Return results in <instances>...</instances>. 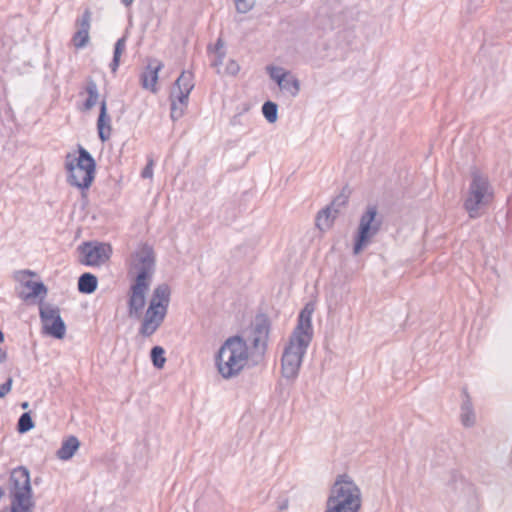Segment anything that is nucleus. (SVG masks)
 I'll list each match as a JSON object with an SVG mask.
<instances>
[{"label": "nucleus", "mask_w": 512, "mask_h": 512, "mask_svg": "<svg viewBox=\"0 0 512 512\" xmlns=\"http://www.w3.org/2000/svg\"><path fill=\"white\" fill-rule=\"evenodd\" d=\"M314 306L307 303L300 311L297 325L289 337L281 357V374L289 380L294 381L306 354L307 348L313 338L312 314Z\"/></svg>", "instance_id": "nucleus-1"}, {"label": "nucleus", "mask_w": 512, "mask_h": 512, "mask_svg": "<svg viewBox=\"0 0 512 512\" xmlns=\"http://www.w3.org/2000/svg\"><path fill=\"white\" fill-rule=\"evenodd\" d=\"M248 345L242 336L227 338L215 356L218 372L224 379L237 376L247 365Z\"/></svg>", "instance_id": "nucleus-2"}, {"label": "nucleus", "mask_w": 512, "mask_h": 512, "mask_svg": "<svg viewBox=\"0 0 512 512\" xmlns=\"http://www.w3.org/2000/svg\"><path fill=\"white\" fill-rule=\"evenodd\" d=\"M78 156L71 154L66 156L65 168L67 170V182L82 190L85 197L96 175V161L91 153L81 145L78 146Z\"/></svg>", "instance_id": "nucleus-3"}, {"label": "nucleus", "mask_w": 512, "mask_h": 512, "mask_svg": "<svg viewBox=\"0 0 512 512\" xmlns=\"http://www.w3.org/2000/svg\"><path fill=\"white\" fill-rule=\"evenodd\" d=\"M383 215L376 204H368L362 212L359 224L353 237V254L357 255L367 247L372 239L381 231Z\"/></svg>", "instance_id": "nucleus-4"}, {"label": "nucleus", "mask_w": 512, "mask_h": 512, "mask_svg": "<svg viewBox=\"0 0 512 512\" xmlns=\"http://www.w3.org/2000/svg\"><path fill=\"white\" fill-rule=\"evenodd\" d=\"M10 506L19 508L23 512H32L34 501L30 481V472L24 466L14 468L9 476Z\"/></svg>", "instance_id": "nucleus-5"}, {"label": "nucleus", "mask_w": 512, "mask_h": 512, "mask_svg": "<svg viewBox=\"0 0 512 512\" xmlns=\"http://www.w3.org/2000/svg\"><path fill=\"white\" fill-rule=\"evenodd\" d=\"M493 198L494 192L488 177L483 175L476 167H472L468 196L463 204L469 217H478L479 208L489 205Z\"/></svg>", "instance_id": "nucleus-6"}, {"label": "nucleus", "mask_w": 512, "mask_h": 512, "mask_svg": "<svg viewBox=\"0 0 512 512\" xmlns=\"http://www.w3.org/2000/svg\"><path fill=\"white\" fill-rule=\"evenodd\" d=\"M39 316L43 333L55 339H63L66 335V324L60 315V308L49 303H40Z\"/></svg>", "instance_id": "nucleus-7"}, {"label": "nucleus", "mask_w": 512, "mask_h": 512, "mask_svg": "<svg viewBox=\"0 0 512 512\" xmlns=\"http://www.w3.org/2000/svg\"><path fill=\"white\" fill-rule=\"evenodd\" d=\"M80 263L86 266H98L110 259L112 247L109 243L98 241L83 242L77 248Z\"/></svg>", "instance_id": "nucleus-8"}, {"label": "nucleus", "mask_w": 512, "mask_h": 512, "mask_svg": "<svg viewBox=\"0 0 512 512\" xmlns=\"http://www.w3.org/2000/svg\"><path fill=\"white\" fill-rule=\"evenodd\" d=\"M447 488L454 494L463 498L469 506V512H476L478 499L473 484L469 483L457 470H451L447 481Z\"/></svg>", "instance_id": "nucleus-9"}, {"label": "nucleus", "mask_w": 512, "mask_h": 512, "mask_svg": "<svg viewBox=\"0 0 512 512\" xmlns=\"http://www.w3.org/2000/svg\"><path fill=\"white\" fill-rule=\"evenodd\" d=\"M348 498H351L352 502L361 503L360 488L347 474L338 475L329 489L327 500L334 504V500L345 501Z\"/></svg>", "instance_id": "nucleus-10"}, {"label": "nucleus", "mask_w": 512, "mask_h": 512, "mask_svg": "<svg viewBox=\"0 0 512 512\" xmlns=\"http://www.w3.org/2000/svg\"><path fill=\"white\" fill-rule=\"evenodd\" d=\"M134 267L137 274L133 281L141 283H151V279L155 270V253L153 248L148 244H143L141 248L135 252Z\"/></svg>", "instance_id": "nucleus-11"}, {"label": "nucleus", "mask_w": 512, "mask_h": 512, "mask_svg": "<svg viewBox=\"0 0 512 512\" xmlns=\"http://www.w3.org/2000/svg\"><path fill=\"white\" fill-rule=\"evenodd\" d=\"M149 283H141L133 281L128 291V316L135 319H140L143 314V309L146 305V294L149 290Z\"/></svg>", "instance_id": "nucleus-12"}, {"label": "nucleus", "mask_w": 512, "mask_h": 512, "mask_svg": "<svg viewBox=\"0 0 512 512\" xmlns=\"http://www.w3.org/2000/svg\"><path fill=\"white\" fill-rule=\"evenodd\" d=\"M348 203V195L344 193L336 196L332 202L321 209L316 215V226L319 230L325 231L332 227L333 222L340 212V208Z\"/></svg>", "instance_id": "nucleus-13"}, {"label": "nucleus", "mask_w": 512, "mask_h": 512, "mask_svg": "<svg viewBox=\"0 0 512 512\" xmlns=\"http://www.w3.org/2000/svg\"><path fill=\"white\" fill-rule=\"evenodd\" d=\"M167 313L148 304L146 311L142 314L138 335L144 338L151 337L163 324Z\"/></svg>", "instance_id": "nucleus-14"}, {"label": "nucleus", "mask_w": 512, "mask_h": 512, "mask_svg": "<svg viewBox=\"0 0 512 512\" xmlns=\"http://www.w3.org/2000/svg\"><path fill=\"white\" fill-rule=\"evenodd\" d=\"M270 329L271 321L269 317L264 313L257 314L252 329V345L254 349L262 354L267 349Z\"/></svg>", "instance_id": "nucleus-15"}, {"label": "nucleus", "mask_w": 512, "mask_h": 512, "mask_svg": "<svg viewBox=\"0 0 512 512\" xmlns=\"http://www.w3.org/2000/svg\"><path fill=\"white\" fill-rule=\"evenodd\" d=\"M190 93L191 91L178 89L174 87L171 88L169 100L170 117L172 121L175 122L184 115L185 110L188 107Z\"/></svg>", "instance_id": "nucleus-16"}, {"label": "nucleus", "mask_w": 512, "mask_h": 512, "mask_svg": "<svg viewBox=\"0 0 512 512\" xmlns=\"http://www.w3.org/2000/svg\"><path fill=\"white\" fill-rule=\"evenodd\" d=\"M91 15V11L87 8L84 10L83 14L76 19L78 30L74 33L72 42L77 49L84 48L89 41Z\"/></svg>", "instance_id": "nucleus-17"}, {"label": "nucleus", "mask_w": 512, "mask_h": 512, "mask_svg": "<svg viewBox=\"0 0 512 512\" xmlns=\"http://www.w3.org/2000/svg\"><path fill=\"white\" fill-rule=\"evenodd\" d=\"M36 274L30 270H21L18 271L15 275V278L22 282L23 285L30 289V292L24 296V299L29 298H40L41 300L47 294V287L42 281H32L30 279H26L28 276H35Z\"/></svg>", "instance_id": "nucleus-18"}, {"label": "nucleus", "mask_w": 512, "mask_h": 512, "mask_svg": "<svg viewBox=\"0 0 512 512\" xmlns=\"http://www.w3.org/2000/svg\"><path fill=\"white\" fill-rule=\"evenodd\" d=\"M163 68V63L157 59H151L148 65L140 75L141 85L144 89H148L155 93L157 91L156 84L158 81V73Z\"/></svg>", "instance_id": "nucleus-19"}, {"label": "nucleus", "mask_w": 512, "mask_h": 512, "mask_svg": "<svg viewBox=\"0 0 512 512\" xmlns=\"http://www.w3.org/2000/svg\"><path fill=\"white\" fill-rule=\"evenodd\" d=\"M98 137L102 142L109 140L112 132L111 117L108 114L105 98L100 102L99 115L97 119Z\"/></svg>", "instance_id": "nucleus-20"}, {"label": "nucleus", "mask_w": 512, "mask_h": 512, "mask_svg": "<svg viewBox=\"0 0 512 512\" xmlns=\"http://www.w3.org/2000/svg\"><path fill=\"white\" fill-rule=\"evenodd\" d=\"M171 289L168 284L162 283L157 285L152 293L149 304L155 308L167 313L170 303Z\"/></svg>", "instance_id": "nucleus-21"}, {"label": "nucleus", "mask_w": 512, "mask_h": 512, "mask_svg": "<svg viewBox=\"0 0 512 512\" xmlns=\"http://www.w3.org/2000/svg\"><path fill=\"white\" fill-rule=\"evenodd\" d=\"M463 402L461 405V422L465 427H471L475 424V414L473 404L466 388L462 389Z\"/></svg>", "instance_id": "nucleus-22"}, {"label": "nucleus", "mask_w": 512, "mask_h": 512, "mask_svg": "<svg viewBox=\"0 0 512 512\" xmlns=\"http://www.w3.org/2000/svg\"><path fill=\"white\" fill-rule=\"evenodd\" d=\"M79 447L80 441L76 436L71 435L62 442L61 447L56 452V456L60 460L67 461L74 456Z\"/></svg>", "instance_id": "nucleus-23"}, {"label": "nucleus", "mask_w": 512, "mask_h": 512, "mask_svg": "<svg viewBox=\"0 0 512 512\" xmlns=\"http://www.w3.org/2000/svg\"><path fill=\"white\" fill-rule=\"evenodd\" d=\"M361 508V503L352 502L351 498L345 501L334 500V504L326 500V509L324 512H358Z\"/></svg>", "instance_id": "nucleus-24"}, {"label": "nucleus", "mask_w": 512, "mask_h": 512, "mask_svg": "<svg viewBox=\"0 0 512 512\" xmlns=\"http://www.w3.org/2000/svg\"><path fill=\"white\" fill-rule=\"evenodd\" d=\"M98 286L97 277L90 273L85 272L78 278V291L82 294H92L96 291Z\"/></svg>", "instance_id": "nucleus-25"}, {"label": "nucleus", "mask_w": 512, "mask_h": 512, "mask_svg": "<svg viewBox=\"0 0 512 512\" xmlns=\"http://www.w3.org/2000/svg\"><path fill=\"white\" fill-rule=\"evenodd\" d=\"M85 91L88 97L83 103V110L89 111L96 105L99 98L97 84L91 77L86 81Z\"/></svg>", "instance_id": "nucleus-26"}, {"label": "nucleus", "mask_w": 512, "mask_h": 512, "mask_svg": "<svg viewBox=\"0 0 512 512\" xmlns=\"http://www.w3.org/2000/svg\"><path fill=\"white\" fill-rule=\"evenodd\" d=\"M172 87L192 91L194 88L192 72L183 70Z\"/></svg>", "instance_id": "nucleus-27"}, {"label": "nucleus", "mask_w": 512, "mask_h": 512, "mask_svg": "<svg viewBox=\"0 0 512 512\" xmlns=\"http://www.w3.org/2000/svg\"><path fill=\"white\" fill-rule=\"evenodd\" d=\"M281 90L289 92L292 96H296L300 90L299 80L288 72L284 78V82L278 85Z\"/></svg>", "instance_id": "nucleus-28"}, {"label": "nucleus", "mask_w": 512, "mask_h": 512, "mask_svg": "<svg viewBox=\"0 0 512 512\" xmlns=\"http://www.w3.org/2000/svg\"><path fill=\"white\" fill-rule=\"evenodd\" d=\"M150 359L155 368H163L166 363L165 349L162 346H153L150 350Z\"/></svg>", "instance_id": "nucleus-29"}, {"label": "nucleus", "mask_w": 512, "mask_h": 512, "mask_svg": "<svg viewBox=\"0 0 512 512\" xmlns=\"http://www.w3.org/2000/svg\"><path fill=\"white\" fill-rule=\"evenodd\" d=\"M262 114L268 123H275L278 119V105L273 101H265L262 105Z\"/></svg>", "instance_id": "nucleus-30"}, {"label": "nucleus", "mask_w": 512, "mask_h": 512, "mask_svg": "<svg viewBox=\"0 0 512 512\" xmlns=\"http://www.w3.org/2000/svg\"><path fill=\"white\" fill-rule=\"evenodd\" d=\"M35 423L32 419L31 412H24L20 415L17 423V431L20 434H24L32 430Z\"/></svg>", "instance_id": "nucleus-31"}, {"label": "nucleus", "mask_w": 512, "mask_h": 512, "mask_svg": "<svg viewBox=\"0 0 512 512\" xmlns=\"http://www.w3.org/2000/svg\"><path fill=\"white\" fill-rule=\"evenodd\" d=\"M267 72L271 79H273L277 85H281L284 82V78L288 71H285L282 67L267 66Z\"/></svg>", "instance_id": "nucleus-32"}, {"label": "nucleus", "mask_w": 512, "mask_h": 512, "mask_svg": "<svg viewBox=\"0 0 512 512\" xmlns=\"http://www.w3.org/2000/svg\"><path fill=\"white\" fill-rule=\"evenodd\" d=\"M235 8L238 13L245 14L254 7V0H234Z\"/></svg>", "instance_id": "nucleus-33"}, {"label": "nucleus", "mask_w": 512, "mask_h": 512, "mask_svg": "<svg viewBox=\"0 0 512 512\" xmlns=\"http://www.w3.org/2000/svg\"><path fill=\"white\" fill-rule=\"evenodd\" d=\"M125 47H126V36H122L121 38H119L116 41V43L114 45L113 56L121 57L122 53L125 50Z\"/></svg>", "instance_id": "nucleus-34"}, {"label": "nucleus", "mask_w": 512, "mask_h": 512, "mask_svg": "<svg viewBox=\"0 0 512 512\" xmlns=\"http://www.w3.org/2000/svg\"><path fill=\"white\" fill-rule=\"evenodd\" d=\"M153 166H154V161H153L152 158H149L148 161H147L146 166L143 168V170L141 172V177L143 179L152 178V176H153Z\"/></svg>", "instance_id": "nucleus-35"}, {"label": "nucleus", "mask_w": 512, "mask_h": 512, "mask_svg": "<svg viewBox=\"0 0 512 512\" xmlns=\"http://www.w3.org/2000/svg\"><path fill=\"white\" fill-rule=\"evenodd\" d=\"M13 378L9 376L6 381L0 385V398H4L12 389Z\"/></svg>", "instance_id": "nucleus-36"}, {"label": "nucleus", "mask_w": 512, "mask_h": 512, "mask_svg": "<svg viewBox=\"0 0 512 512\" xmlns=\"http://www.w3.org/2000/svg\"><path fill=\"white\" fill-rule=\"evenodd\" d=\"M239 70H240V66L235 60H229V62L227 63V65L225 67L226 74L232 75V76L237 75Z\"/></svg>", "instance_id": "nucleus-37"}, {"label": "nucleus", "mask_w": 512, "mask_h": 512, "mask_svg": "<svg viewBox=\"0 0 512 512\" xmlns=\"http://www.w3.org/2000/svg\"><path fill=\"white\" fill-rule=\"evenodd\" d=\"M224 41L222 38H218L216 43L214 44L213 48L211 45L208 46V51L209 52H213L214 54L216 53H221V52H226L225 49H224Z\"/></svg>", "instance_id": "nucleus-38"}, {"label": "nucleus", "mask_w": 512, "mask_h": 512, "mask_svg": "<svg viewBox=\"0 0 512 512\" xmlns=\"http://www.w3.org/2000/svg\"><path fill=\"white\" fill-rule=\"evenodd\" d=\"M226 56V52L216 53L214 59L211 61V66L219 68L223 64V60Z\"/></svg>", "instance_id": "nucleus-39"}, {"label": "nucleus", "mask_w": 512, "mask_h": 512, "mask_svg": "<svg viewBox=\"0 0 512 512\" xmlns=\"http://www.w3.org/2000/svg\"><path fill=\"white\" fill-rule=\"evenodd\" d=\"M120 58L121 57L113 56L112 61L109 65L112 73H116V71L118 70V67L120 65Z\"/></svg>", "instance_id": "nucleus-40"}, {"label": "nucleus", "mask_w": 512, "mask_h": 512, "mask_svg": "<svg viewBox=\"0 0 512 512\" xmlns=\"http://www.w3.org/2000/svg\"><path fill=\"white\" fill-rule=\"evenodd\" d=\"M4 342V334L3 332L0 330V344ZM7 359V353L5 350H3L2 348H0V363L4 362L5 360Z\"/></svg>", "instance_id": "nucleus-41"}, {"label": "nucleus", "mask_w": 512, "mask_h": 512, "mask_svg": "<svg viewBox=\"0 0 512 512\" xmlns=\"http://www.w3.org/2000/svg\"><path fill=\"white\" fill-rule=\"evenodd\" d=\"M480 3L478 2V0H469V6H468V9L471 11V10H476L478 7H479Z\"/></svg>", "instance_id": "nucleus-42"}, {"label": "nucleus", "mask_w": 512, "mask_h": 512, "mask_svg": "<svg viewBox=\"0 0 512 512\" xmlns=\"http://www.w3.org/2000/svg\"><path fill=\"white\" fill-rule=\"evenodd\" d=\"M288 507V500H284L280 505H279V510H284Z\"/></svg>", "instance_id": "nucleus-43"}, {"label": "nucleus", "mask_w": 512, "mask_h": 512, "mask_svg": "<svg viewBox=\"0 0 512 512\" xmlns=\"http://www.w3.org/2000/svg\"><path fill=\"white\" fill-rule=\"evenodd\" d=\"M134 0H121V2L126 6H130L133 3Z\"/></svg>", "instance_id": "nucleus-44"}, {"label": "nucleus", "mask_w": 512, "mask_h": 512, "mask_svg": "<svg viewBox=\"0 0 512 512\" xmlns=\"http://www.w3.org/2000/svg\"><path fill=\"white\" fill-rule=\"evenodd\" d=\"M21 407H22V409H27L29 407V403L23 402V403H21Z\"/></svg>", "instance_id": "nucleus-45"}]
</instances>
